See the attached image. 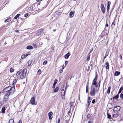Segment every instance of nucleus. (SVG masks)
<instances>
[{
	"instance_id": "obj_56",
	"label": "nucleus",
	"mask_w": 123,
	"mask_h": 123,
	"mask_svg": "<svg viewBox=\"0 0 123 123\" xmlns=\"http://www.w3.org/2000/svg\"><path fill=\"white\" fill-rule=\"evenodd\" d=\"M105 26L107 27L108 26V24H107V21H106V25H105Z\"/></svg>"
},
{
	"instance_id": "obj_58",
	"label": "nucleus",
	"mask_w": 123,
	"mask_h": 123,
	"mask_svg": "<svg viewBox=\"0 0 123 123\" xmlns=\"http://www.w3.org/2000/svg\"><path fill=\"white\" fill-rule=\"evenodd\" d=\"M55 85H54L53 84L52 86V88L53 89L55 88Z\"/></svg>"
},
{
	"instance_id": "obj_48",
	"label": "nucleus",
	"mask_w": 123,
	"mask_h": 123,
	"mask_svg": "<svg viewBox=\"0 0 123 123\" xmlns=\"http://www.w3.org/2000/svg\"><path fill=\"white\" fill-rule=\"evenodd\" d=\"M56 14H57V15H60V13L58 12H56Z\"/></svg>"
},
{
	"instance_id": "obj_64",
	"label": "nucleus",
	"mask_w": 123,
	"mask_h": 123,
	"mask_svg": "<svg viewBox=\"0 0 123 123\" xmlns=\"http://www.w3.org/2000/svg\"><path fill=\"white\" fill-rule=\"evenodd\" d=\"M33 45L35 48L37 47V46L36 44H34Z\"/></svg>"
},
{
	"instance_id": "obj_11",
	"label": "nucleus",
	"mask_w": 123,
	"mask_h": 123,
	"mask_svg": "<svg viewBox=\"0 0 123 123\" xmlns=\"http://www.w3.org/2000/svg\"><path fill=\"white\" fill-rule=\"evenodd\" d=\"M10 95H7L6 94H4V100L6 101L9 99V96Z\"/></svg>"
},
{
	"instance_id": "obj_8",
	"label": "nucleus",
	"mask_w": 123,
	"mask_h": 123,
	"mask_svg": "<svg viewBox=\"0 0 123 123\" xmlns=\"http://www.w3.org/2000/svg\"><path fill=\"white\" fill-rule=\"evenodd\" d=\"M101 10L103 13H104L105 12V8L103 4H101L100 6Z\"/></svg>"
},
{
	"instance_id": "obj_7",
	"label": "nucleus",
	"mask_w": 123,
	"mask_h": 123,
	"mask_svg": "<svg viewBox=\"0 0 123 123\" xmlns=\"http://www.w3.org/2000/svg\"><path fill=\"white\" fill-rule=\"evenodd\" d=\"M30 103L32 105H36V103H35V97L33 96L32 97L30 100Z\"/></svg>"
},
{
	"instance_id": "obj_22",
	"label": "nucleus",
	"mask_w": 123,
	"mask_h": 123,
	"mask_svg": "<svg viewBox=\"0 0 123 123\" xmlns=\"http://www.w3.org/2000/svg\"><path fill=\"white\" fill-rule=\"evenodd\" d=\"M11 20V18H9L7 19H6L5 21V22H7L9 21H10Z\"/></svg>"
},
{
	"instance_id": "obj_14",
	"label": "nucleus",
	"mask_w": 123,
	"mask_h": 123,
	"mask_svg": "<svg viewBox=\"0 0 123 123\" xmlns=\"http://www.w3.org/2000/svg\"><path fill=\"white\" fill-rule=\"evenodd\" d=\"M70 55V53L69 52H68L65 55L64 57L66 59H68Z\"/></svg>"
},
{
	"instance_id": "obj_17",
	"label": "nucleus",
	"mask_w": 123,
	"mask_h": 123,
	"mask_svg": "<svg viewBox=\"0 0 123 123\" xmlns=\"http://www.w3.org/2000/svg\"><path fill=\"white\" fill-rule=\"evenodd\" d=\"M59 89V87H56L55 88V89L54 90V91L55 92H56L58 91Z\"/></svg>"
},
{
	"instance_id": "obj_35",
	"label": "nucleus",
	"mask_w": 123,
	"mask_h": 123,
	"mask_svg": "<svg viewBox=\"0 0 123 123\" xmlns=\"http://www.w3.org/2000/svg\"><path fill=\"white\" fill-rule=\"evenodd\" d=\"M53 112H50L48 113V116H52V115H53Z\"/></svg>"
},
{
	"instance_id": "obj_3",
	"label": "nucleus",
	"mask_w": 123,
	"mask_h": 123,
	"mask_svg": "<svg viewBox=\"0 0 123 123\" xmlns=\"http://www.w3.org/2000/svg\"><path fill=\"white\" fill-rule=\"evenodd\" d=\"M21 72L20 73V78L22 79L26 76V73L27 70L25 68L23 70L21 69Z\"/></svg>"
},
{
	"instance_id": "obj_18",
	"label": "nucleus",
	"mask_w": 123,
	"mask_h": 123,
	"mask_svg": "<svg viewBox=\"0 0 123 123\" xmlns=\"http://www.w3.org/2000/svg\"><path fill=\"white\" fill-rule=\"evenodd\" d=\"M120 72H118V71H116L115 72L114 74L115 76H117L120 74Z\"/></svg>"
},
{
	"instance_id": "obj_45",
	"label": "nucleus",
	"mask_w": 123,
	"mask_h": 123,
	"mask_svg": "<svg viewBox=\"0 0 123 123\" xmlns=\"http://www.w3.org/2000/svg\"><path fill=\"white\" fill-rule=\"evenodd\" d=\"M92 104H94L95 103V99H93L92 101Z\"/></svg>"
},
{
	"instance_id": "obj_16",
	"label": "nucleus",
	"mask_w": 123,
	"mask_h": 123,
	"mask_svg": "<svg viewBox=\"0 0 123 123\" xmlns=\"http://www.w3.org/2000/svg\"><path fill=\"white\" fill-rule=\"evenodd\" d=\"M5 110L6 109L5 107L4 106H3V107H2L1 109V112L2 113H5Z\"/></svg>"
},
{
	"instance_id": "obj_24",
	"label": "nucleus",
	"mask_w": 123,
	"mask_h": 123,
	"mask_svg": "<svg viewBox=\"0 0 123 123\" xmlns=\"http://www.w3.org/2000/svg\"><path fill=\"white\" fill-rule=\"evenodd\" d=\"M107 118L109 119H111V115L109 113H107Z\"/></svg>"
},
{
	"instance_id": "obj_59",
	"label": "nucleus",
	"mask_w": 123,
	"mask_h": 123,
	"mask_svg": "<svg viewBox=\"0 0 123 123\" xmlns=\"http://www.w3.org/2000/svg\"><path fill=\"white\" fill-rule=\"evenodd\" d=\"M60 122V118H58V121H57V123H59Z\"/></svg>"
},
{
	"instance_id": "obj_33",
	"label": "nucleus",
	"mask_w": 123,
	"mask_h": 123,
	"mask_svg": "<svg viewBox=\"0 0 123 123\" xmlns=\"http://www.w3.org/2000/svg\"><path fill=\"white\" fill-rule=\"evenodd\" d=\"M122 87H121V88H120L119 89V91H118V94L119 93H121V92H122V90H122Z\"/></svg>"
},
{
	"instance_id": "obj_55",
	"label": "nucleus",
	"mask_w": 123,
	"mask_h": 123,
	"mask_svg": "<svg viewBox=\"0 0 123 123\" xmlns=\"http://www.w3.org/2000/svg\"><path fill=\"white\" fill-rule=\"evenodd\" d=\"M108 55L106 54H105V55L104 57V59H105V58H106V56H108Z\"/></svg>"
},
{
	"instance_id": "obj_60",
	"label": "nucleus",
	"mask_w": 123,
	"mask_h": 123,
	"mask_svg": "<svg viewBox=\"0 0 123 123\" xmlns=\"http://www.w3.org/2000/svg\"><path fill=\"white\" fill-rule=\"evenodd\" d=\"M90 116V115H88L87 116V117L88 118H89Z\"/></svg>"
},
{
	"instance_id": "obj_29",
	"label": "nucleus",
	"mask_w": 123,
	"mask_h": 123,
	"mask_svg": "<svg viewBox=\"0 0 123 123\" xmlns=\"http://www.w3.org/2000/svg\"><path fill=\"white\" fill-rule=\"evenodd\" d=\"M41 73V71L40 69H39L37 71V74H40Z\"/></svg>"
},
{
	"instance_id": "obj_26",
	"label": "nucleus",
	"mask_w": 123,
	"mask_h": 123,
	"mask_svg": "<svg viewBox=\"0 0 123 123\" xmlns=\"http://www.w3.org/2000/svg\"><path fill=\"white\" fill-rule=\"evenodd\" d=\"M21 71V69H20L18 71L16 75L17 76L20 75V73L21 72L20 71Z\"/></svg>"
},
{
	"instance_id": "obj_28",
	"label": "nucleus",
	"mask_w": 123,
	"mask_h": 123,
	"mask_svg": "<svg viewBox=\"0 0 123 123\" xmlns=\"http://www.w3.org/2000/svg\"><path fill=\"white\" fill-rule=\"evenodd\" d=\"M118 114H115L113 115L112 116L113 117H116L118 116Z\"/></svg>"
},
{
	"instance_id": "obj_53",
	"label": "nucleus",
	"mask_w": 123,
	"mask_h": 123,
	"mask_svg": "<svg viewBox=\"0 0 123 123\" xmlns=\"http://www.w3.org/2000/svg\"><path fill=\"white\" fill-rule=\"evenodd\" d=\"M93 49H90V52L89 53V54H90V53L93 50Z\"/></svg>"
},
{
	"instance_id": "obj_36",
	"label": "nucleus",
	"mask_w": 123,
	"mask_h": 123,
	"mask_svg": "<svg viewBox=\"0 0 123 123\" xmlns=\"http://www.w3.org/2000/svg\"><path fill=\"white\" fill-rule=\"evenodd\" d=\"M115 25L114 22H113L112 23V25H111V26L112 27V28H113L115 26Z\"/></svg>"
},
{
	"instance_id": "obj_6",
	"label": "nucleus",
	"mask_w": 123,
	"mask_h": 123,
	"mask_svg": "<svg viewBox=\"0 0 123 123\" xmlns=\"http://www.w3.org/2000/svg\"><path fill=\"white\" fill-rule=\"evenodd\" d=\"M48 2L47 1H44L41 2V5L43 8H45L47 6Z\"/></svg>"
},
{
	"instance_id": "obj_5",
	"label": "nucleus",
	"mask_w": 123,
	"mask_h": 123,
	"mask_svg": "<svg viewBox=\"0 0 123 123\" xmlns=\"http://www.w3.org/2000/svg\"><path fill=\"white\" fill-rule=\"evenodd\" d=\"M120 107L119 106L115 105L113 108V110L115 113H117L120 111Z\"/></svg>"
},
{
	"instance_id": "obj_19",
	"label": "nucleus",
	"mask_w": 123,
	"mask_h": 123,
	"mask_svg": "<svg viewBox=\"0 0 123 123\" xmlns=\"http://www.w3.org/2000/svg\"><path fill=\"white\" fill-rule=\"evenodd\" d=\"M26 49H33V47L32 46L29 45L26 47Z\"/></svg>"
},
{
	"instance_id": "obj_57",
	"label": "nucleus",
	"mask_w": 123,
	"mask_h": 123,
	"mask_svg": "<svg viewBox=\"0 0 123 123\" xmlns=\"http://www.w3.org/2000/svg\"><path fill=\"white\" fill-rule=\"evenodd\" d=\"M73 103L72 102H71L70 103V106H72V105H73Z\"/></svg>"
},
{
	"instance_id": "obj_47",
	"label": "nucleus",
	"mask_w": 123,
	"mask_h": 123,
	"mask_svg": "<svg viewBox=\"0 0 123 123\" xmlns=\"http://www.w3.org/2000/svg\"><path fill=\"white\" fill-rule=\"evenodd\" d=\"M28 13H27L25 14L24 16L25 17H26L27 16H28Z\"/></svg>"
},
{
	"instance_id": "obj_38",
	"label": "nucleus",
	"mask_w": 123,
	"mask_h": 123,
	"mask_svg": "<svg viewBox=\"0 0 123 123\" xmlns=\"http://www.w3.org/2000/svg\"><path fill=\"white\" fill-rule=\"evenodd\" d=\"M111 4V2L110 1H109L107 3V6H110V5Z\"/></svg>"
},
{
	"instance_id": "obj_62",
	"label": "nucleus",
	"mask_w": 123,
	"mask_h": 123,
	"mask_svg": "<svg viewBox=\"0 0 123 123\" xmlns=\"http://www.w3.org/2000/svg\"><path fill=\"white\" fill-rule=\"evenodd\" d=\"M15 32H19V31L17 30H16L15 31Z\"/></svg>"
},
{
	"instance_id": "obj_46",
	"label": "nucleus",
	"mask_w": 123,
	"mask_h": 123,
	"mask_svg": "<svg viewBox=\"0 0 123 123\" xmlns=\"http://www.w3.org/2000/svg\"><path fill=\"white\" fill-rule=\"evenodd\" d=\"M49 116V119H50L51 120H52V118L53 117H52V116L51 117V116Z\"/></svg>"
},
{
	"instance_id": "obj_2",
	"label": "nucleus",
	"mask_w": 123,
	"mask_h": 123,
	"mask_svg": "<svg viewBox=\"0 0 123 123\" xmlns=\"http://www.w3.org/2000/svg\"><path fill=\"white\" fill-rule=\"evenodd\" d=\"M98 79V75L96 74L95 77L92 81V85L93 86H95V87L96 88V91H98L100 86L101 81H99V82L97 84V80Z\"/></svg>"
},
{
	"instance_id": "obj_13",
	"label": "nucleus",
	"mask_w": 123,
	"mask_h": 123,
	"mask_svg": "<svg viewBox=\"0 0 123 123\" xmlns=\"http://www.w3.org/2000/svg\"><path fill=\"white\" fill-rule=\"evenodd\" d=\"M105 65L106 68L107 69H109V65L108 62H106Z\"/></svg>"
},
{
	"instance_id": "obj_25",
	"label": "nucleus",
	"mask_w": 123,
	"mask_h": 123,
	"mask_svg": "<svg viewBox=\"0 0 123 123\" xmlns=\"http://www.w3.org/2000/svg\"><path fill=\"white\" fill-rule=\"evenodd\" d=\"M9 123H14V120L13 119H10L8 122Z\"/></svg>"
},
{
	"instance_id": "obj_21",
	"label": "nucleus",
	"mask_w": 123,
	"mask_h": 123,
	"mask_svg": "<svg viewBox=\"0 0 123 123\" xmlns=\"http://www.w3.org/2000/svg\"><path fill=\"white\" fill-rule=\"evenodd\" d=\"M111 89V87L110 86H109L108 88L107 93L108 94H109L110 92V90Z\"/></svg>"
},
{
	"instance_id": "obj_15",
	"label": "nucleus",
	"mask_w": 123,
	"mask_h": 123,
	"mask_svg": "<svg viewBox=\"0 0 123 123\" xmlns=\"http://www.w3.org/2000/svg\"><path fill=\"white\" fill-rule=\"evenodd\" d=\"M74 12H71L69 14V16L70 17L72 18L73 17L74 15Z\"/></svg>"
},
{
	"instance_id": "obj_39",
	"label": "nucleus",
	"mask_w": 123,
	"mask_h": 123,
	"mask_svg": "<svg viewBox=\"0 0 123 123\" xmlns=\"http://www.w3.org/2000/svg\"><path fill=\"white\" fill-rule=\"evenodd\" d=\"M71 108H70V109L68 111V115L69 116H70V113H71L70 110H71Z\"/></svg>"
},
{
	"instance_id": "obj_49",
	"label": "nucleus",
	"mask_w": 123,
	"mask_h": 123,
	"mask_svg": "<svg viewBox=\"0 0 123 123\" xmlns=\"http://www.w3.org/2000/svg\"><path fill=\"white\" fill-rule=\"evenodd\" d=\"M63 69H61L59 70V72L60 73H62L63 71Z\"/></svg>"
},
{
	"instance_id": "obj_42",
	"label": "nucleus",
	"mask_w": 123,
	"mask_h": 123,
	"mask_svg": "<svg viewBox=\"0 0 123 123\" xmlns=\"http://www.w3.org/2000/svg\"><path fill=\"white\" fill-rule=\"evenodd\" d=\"M29 9L31 11H32L33 10V8L32 7H30L29 8Z\"/></svg>"
},
{
	"instance_id": "obj_32",
	"label": "nucleus",
	"mask_w": 123,
	"mask_h": 123,
	"mask_svg": "<svg viewBox=\"0 0 123 123\" xmlns=\"http://www.w3.org/2000/svg\"><path fill=\"white\" fill-rule=\"evenodd\" d=\"M31 63V61H29L28 62V66H30Z\"/></svg>"
},
{
	"instance_id": "obj_43",
	"label": "nucleus",
	"mask_w": 123,
	"mask_h": 123,
	"mask_svg": "<svg viewBox=\"0 0 123 123\" xmlns=\"http://www.w3.org/2000/svg\"><path fill=\"white\" fill-rule=\"evenodd\" d=\"M47 61H45L43 62V65L46 64H47Z\"/></svg>"
},
{
	"instance_id": "obj_27",
	"label": "nucleus",
	"mask_w": 123,
	"mask_h": 123,
	"mask_svg": "<svg viewBox=\"0 0 123 123\" xmlns=\"http://www.w3.org/2000/svg\"><path fill=\"white\" fill-rule=\"evenodd\" d=\"M90 54H88V56L87 57L86 59V60L87 61H89L90 59Z\"/></svg>"
},
{
	"instance_id": "obj_1",
	"label": "nucleus",
	"mask_w": 123,
	"mask_h": 123,
	"mask_svg": "<svg viewBox=\"0 0 123 123\" xmlns=\"http://www.w3.org/2000/svg\"><path fill=\"white\" fill-rule=\"evenodd\" d=\"M15 89V87H12L9 86L4 89L3 90V92L5 94L10 95L11 93H13L14 92Z\"/></svg>"
},
{
	"instance_id": "obj_10",
	"label": "nucleus",
	"mask_w": 123,
	"mask_h": 123,
	"mask_svg": "<svg viewBox=\"0 0 123 123\" xmlns=\"http://www.w3.org/2000/svg\"><path fill=\"white\" fill-rule=\"evenodd\" d=\"M43 32V30L41 29H40L38 30L37 33H36V35L37 36L40 35Z\"/></svg>"
},
{
	"instance_id": "obj_20",
	"label": "nucleus",
	"mask_w": 123,
	"mask_h": 123,
	"mask_svg": "<svg viewBox=\"0 0 123 123\" xmlns=\"http://www.w3.org/2000/svg\"><path fill=\"white\" fill-rule=\"evenodd\" d=\"M119 97V95L118 94H117L116 95L114 96L113 97V99H117Z\"/></svg>"
},
{
	"instance_id": "obj_4",
	"label": "nucleus",
	"mask_w": 123,
	"mask_h": 123,
	"mask_svg": "<svg viewBox=\"0 0 123 123\" xmlns=\"http://www.w3.org/2000/svg\"><path fill=\"white\" fill-rule=\"evenodd\" d=\"M95 87L92 86L91 87V90L90 91V95L91 96H94L95 95Z\"/></svg>"
},
{
	"instance_id": "obj_40",
	"label": "nucleus",
	"mask_w": 123,
	"mask_h": 123,
	"mask_svg": "<svg viewBox=\"0 0 123 123\" xmlns=\"http://www.w3.org/2000/svg\"><path fill=\"white\" fill-rule=\"evenodd\" d=\"M17 80H16V79H15L14 80L12 84L14 85L15 84Z\"/></svg>"
},
{
	"instance_id": "obj_51",
	"label": "nucleus",
	"mask_w": 123,
	"mask_h": 123,
	"mask_svg": "<svg viewBox=\"0 0 123 123\" xmlns=\"http://www.w3.org/2000/svg\"><path fill=\"white\" fill-rule=\"evenodd\" d=\"M109 9H110V6H107V12H109Z\"/></svg>"
},
{
	"instance_id": "obj_41",
	"label": "nucleus",
	"mask_w": 123,
	"mask_h": 123,
	"mask_svg": "<svg viewBox=\"0 0 123 123\" xmlns=\"http://www.w3.org/2000/svg\"><path fill=\"white\" fill-rule=\"evenodd\" d=\"M65 121L66 122V123H68V120L67 119V118H66L65 119Z\"/></svg>"
},
{
	"instance_id": "obj_23",
	"label": "nucleus",
	"mask_w": 123,
	"mask_h": 123,
	"mask_svg": "<svg viewBox=\"0 0 123 123\" xmlns=\"http://www.w3.org/2000/svg\"><path fill=\"white\" fill-rule=\"evenodd\" d=\"M20 15V14H18L16 15L15 17H14V18L15 19H17L19 17Z\"/></svg>"
},
{
	"instance_id": "obj_63",
	"label": "nucleus",
	"mask_w": 123,
	"mask_h": 123,
	"mask_svg": "<svg viewBox=\"0 0 123 123\" xmlns=\"http://www.w3.org/2000/svg\"><path fill=\"white\" fill-rule=\"evenodd\" d=\"M62 69H64V68H65L64 66V65L62 66Z\"/></svg>"
},
{
	"instance_id": "obj_12",
	"label": "nucleus",
	"mask_w": 123,
	"mask_h": 123,
	"mask_svg": "<svg viewBox=\"0 0 123 123\" xmlns=\"http://www.w3.org/2000/svg\"><path fill=\"white\" fill-rule=\"evenodd\" d=\"M30 55V52H27V53L25 54L24 55H23L21 56V58L22 59H24L26 57L28 56L29 55Z\"/></svg>"
},
{
	"instance_id": "obj_34",
	"label": "nucleus",
	"mask_w": 123,
	"mask_h": 123,
	"mask_svg": "<svg viewBox=\"0 0 123 123\" xmlns=\"http://www.w3.org/2000/svg\"><path fill=\"white\" fill-rule=\"evenodd\" d=\"M120 97L122 99H123V94L121 93L120 95Z\"/></svg>"
},
{
	"instance_id": "obj_30",
	"label": "nucleus",
	"mask_w": 123,
	"mask_h": 123,
	"mask_svg": "<svg viewBox=\"0 0 123 123\" xmlns=\"http://www.w3.org/2000/svg\"><path fill=\"white\" fill-rule=\"evenodd\" d=\"M57 81L58 80L57 79H55L54 81V82L53 84L55 85L57 83Z\"/></svg>"
},
{
	"instance_id": "obj_54",
	"label": "nucleus",
	"mask_w": 123,
	"mask_h": 123,
	"mask_svg": "<svg viewBox=\"0 0 123 123\" xmlns=\"http://www.w3.org/2000/svg\"><path fill=\"white\" fill-rule=\"evenodd\" d=\"M119 57L120 58V59L121 60L122 59V57L121 55H120L119 56Z\"/></svg>"
},
{
	"instance_id": "obj_9",
	"label": "nucleus",
	"mask_w": 123,
	"mask_h": 123,
	"mask_svg": "<svg viewBox=\"0 0 123 123\" xmlns=\"http://www.w3.org/2000/svg\"><path fill=\"white\" fill-rule=\"evenodd\" d=\"M67 87H65V90H64L62 88L61 90V96H64L65 94V92L66 90L67 89Z\"/></svg>"
},
{
	"instance_id": "obj_52",
	"label": "nucleus",
	"mask_w": 123,
	"mask_h": 123,
	"mask_svg": "<svg viewBox=\"0 0 123 123\" xmlns=\"http://www.w3.org/2000/svg\"><path fill=\"white\" fill-rule=\"evenodd\" d=\"M68 63V61H66L65 62V66H66V65H67V64Z\"/></svg>"
},
{
	"instance_id": "obj_37",
	"label": "nucleus",
	"mask_w": 123,
	"mask_h": 123,
	"mask_svg": "<svg viewBox=\"0 0 123 123\" xmlns=\"http://www.w3.org/2000/svg\"><path fill=\"white\" fill-rule=\"evenodd\" d=\"M13 69L12 68H11L10 69V71L11 73H12L14 71Z\"/></svg>"
},
{
	"instance_id": "obj_61",
	"label": "nucleus",
	"mask_w": 123,
	"mask_h": 123,
	"mask_svg": "<svg viewBox=\"0 0 123 123\" xmlns=\"http://www.w3.org/2000/svg\"><path fill=\"white\" fill-rule=\"evenodd\" d=\"M18 123H22V121L21 120H20L19 121Z\"/></svg>"
},
{
	"instance_id": "obj_31",
	"label": "nucleus",
	"mask_w": 123,
	"mask_h": 123,
	"mask_svg": "<svg viewBox=\"0 0 123 123\" xmlns=\"http://www.w3.org/2000/svg\"><path fill=\"white\" fill-rule=\"evenodd\" d=\"M91 101L88 100L87 102V104H88L87 106L88 107L89 106V105Z\"/></svg>"
},
{
	"instance_id": "obj_50",
	"label": "nucleus",
	"mask_w": 123,
	"mask_h": 123,
	"mask_svg": "<svg viewBox=\"0 0 123 123\" xmlns=\"http://www.w3.org/2000/svg\"><path fill=\"white\" fill-rule=\"evenodd\" d=\"M91 97H88V100H89L91 101Z\"/></svg>"
},
{
	"instance_id": "obj_44",
	"label": "nucleus",
	"mask_w": 123,
	"mask_h": 123,
	"mask_svg": "<svg viewBox=\"0 0 123 123\" xmlns=\"http://www.w3.org/2000/svg\"><path fill=\"white\" fill-rule=\"evenodd\" d=\"M88 92V86L87 85L86 86V93H87Z\"/></svg>"
}]
</instances>
